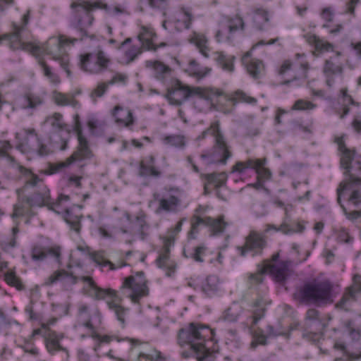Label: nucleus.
<instances>
[{
  "instance_id": "nucleus-6",
  "label": "nucleus",
  "mask_w": 361,
  "mask_h": 361,
  "mask_svg": "<svg viewBox=\"0 0 361 361\" xmlns=\"http://www.w3.org/2000/svg\"><path fill=\"white\" fill-rule=\"evenodd\" d=\"M71 6L73 9L71 25L78 33V37L75 38H78V41H82L86 38L96 39V35L91 32L94 21V17L91 13L92 4L88 1L73 2Z\"/></svg>"
},
{
  "instance_id": "nucleus-54",
  "label": "nucleus",
  "mask_w": 361,
  "mask_h": 361,
  "mask_svg": "<svg viewBox=\"0 0 361 361\" xmlns=\"http://www.w3.org/2000/svg\"><path fill=\"white\" fill-rule=\"evenodd\" d=\"M251 212L257 217H262L268 214L265 204L258 201H254L250 206Z\"/></svg>"
},
{
  "instance_id": "nucleus-29",
  "label": "nucleus",
  "mask_w": 361,
  "mask_h": 361,
  "mask_svg": "<svg viewBox=\"0 0 361 361\" xmlns=\"http://www.w3.org/2000/svg\"><path fill=\"white\" fill-rule=\"evenodd\" d=\"M48 256H51L56 262H59L60 249L59 247L48 248L37 245L34 246L31 250V258L35 262H42Z\"/></svg>"
},
{
  "instance_id": "nucleus-37",
  "label": "nucleus",
  "mask_w": 361,
  "mask_h": 361,
  "mask_svg": "<svg viewBox=\"0 0 361 361\" xmlns=\"http://www.w3.org/2000/svg\"><path fill=\"white\" fill-rule=\"evenodd\" d=\"M214 60L225 71L232 73L234 71L235 56L227 55L223 51H216L213 53Z\"/></svg>"
},
{
  "instance_id": "nucleus-30",
  "label": "nucleus",
  "mask_w": 361,
  "mask_h": 361,
  "mask_svg": "<svg viewBox=\"0 0 361 361\" xmlns=\"http://www.w3.org/2000/svg\"><path fill=\"white\" fill-rule=\"evenodd\" d=\"M201 178L204 180V192L207 193L212 187L218 188L225 185L227 176L225 173H213L201 174Z\"/></svg>"
},
{
  "instance_id": "nucleus-19",
  "label": "nucleus",
  "mask_w": 361,
  "mask_h": 361,
  "mask_svg": "<svg viewBox=\"0 0 361 361\" xmlns=\"http://www.w3.org/2000/svg\"><path fill=\"white\" fill-rule=\"evenodd\" d=\"M267 159H247L244 161H237L233 166L231 172L238 173L243 175L248 169H254L257 178L259 180H268L270 178L271 173L269 169L265 167Z\"/></svg>"
},
{
  "instance_id": "nucleus-28",
  "label": "nucleus",
  "mask_w": 361,
  "mask_h": 361,
  "mask_svg": "<svg viewBox=\"0 0 361 361\" xmlns=\"http://www.w3.org/2000/svg\"><path fill=\"white\" fill-rule=\"evenodd\" d=\"M155 37L156 34L152 28L145 26L141 27L140 32L138 35V39L142 44V47L145 49L147 50L156 51L158 48L166 46L165 43H161L159 45H155L154 44Z\"/></svg>"
},
{
  "instance_id": "nucleus-52",
  "label": "nucleus",
  "mask_w": 361,
  "mask_h": 361,
  "mask_svg": "<svg viewBox=\"0 0 361 361\" xmlns=\"http://www.w3.org/2000/svg\"><path fill=\"white\" fill-rule=\"evenodd\" d=\"M240 314V308L235 305L225 310L220 319L227 322H235L238 320Z\"/></svg>"
},
{
  "instance_id": "nucleus-14",
  "label": "nucleus",
  "mask_w": 361,
  "mask_h": 361,
  "mask_svg": "<svg viewBox=\"0 0 361 361\" xmlns=\"http://www.w3.org/2000/svg\"><path fill=\"white\" fill-rule=\"evenodd\" d=\"M123 293L134 303L148 295L149 290L143 273L126 277L122 284Z\"/></svg>"
},
{
  "instance_id": "nucleus-17",
  "label": "nucleus",
  "mask_w": 361,
  "mask_h": 361,
  "mask_svg": "<svg viewBox=\"0 0 361 361\" xmlns=\"http://www.w3.org/2000/svg\"><path fill=\"white\" fill-rule=\"evenodd\" d=\"M191 228L188 233V238L195 239L199 232V226L204 225L209 227L211 235H218L221 234L226 226V224L221 218L213 219L209 216L201 217L197 215H194L191 218Z\"/></svg>"
},
{
  "instance_id": "nucleus-60",
  "label": "nucleus",
  "mask_w": 361,
  "mask_h": 361,
  "mask_svg": "<svg viewBox=\"0 0 361 361\" xmlns=\"http://www.w3.org/2000/svg\"><path fill=\"white\" fill-rule=\"evenodd\" d=\"M109 85L106 82H100L91 92L90 97L96 101L97 98L102 97L106 92Z\"/></svg>"
},
{
  "instance_id": "nucleus-13",
  "label": "nucleus",
  "mask_w": 361,
  "mask_h": 361,
  "mask_svg": "<svg viewBox=\"0 0 361 361\" xmlns=\"http://www.w3.org/2000/svg\"><path fill=\"white\" fill-rule=\"evenodd\" d=\"M74 121L75 123L73 130L78 137V146L77 150L75 151L71 157L67 158L65 161L59 164V169L67 167L75 161L90 159L92 156V151L88 146V142L82 135V124L80 121L78 115L75 116Z\"/></svg>"
},
{
  "instance_id": "nucleus-39",
  "label": "nucleus",
  "mask_w": 361,
  "mask_h": 361,
  "mask_svg": "<svg viewBox=\"0 0 361 361\" xmlns=\"http://www.w3.org/2000/svg\"><path fill=\"white\" fill-rule=\"evenodd\" d=\"M335 141L338 145L339 151L342 153L341 164L343 167L349 169L351 167V162L354 159L355 154L347 149L342 137H336Z\"/></svg>"
},
{
  "instance_id": "nucleus-57",
  "label": "nucleus",
  "mask_w": 361,
  "mask_h": 361,
  "mask_svg": "<svg viewBox=\"0 0 361 361\" xmlns=\"http://www.w3.org/2000/svg\"><path fill=\"white\" fill-rule=\"evenodd\" d=\"M271 230H274L275 232H282L284 234H289L293 230L288 228V224L284 220L283 223L280 225V226L277 227L274 224H267L266 228L264 230L265 233L269 232Z\"/></svg>"
},
{
  "instance_id": "nucleus-8",
  "label": "nucleus",
  "mask_w": 361,
  "mask_h": 361,
  "mask_svg": "<svg viewBox=\"0 0 361 361\" xmlns=\"http://www.w3.org/2000/svg\"><path fill=\"white\" fill-rule=\"evenodd\" d=\"M309 69L310 65L306 60V56L304 54H297L293 60L283 62L279 74L286 78L283 84H288L295 80L307 78Z\"/></svg>"
},
{
  "instance_id": "nucleus-31",
  "label": "nucleus",
  "mask_w": 361,
  "mask_h": 361,
  "mask_svg": "<svg viewBox=\"0 0 361 361\" xmlns=\"http://www.w3.org/2000/svg\"><path fill=\"white\" fill-rule=\"evenodd\" d=\"M323 72L326 78V85L331 87L334 83V75L341 74L343 72L342 64L330 58L325 61Z\"/></svg>"
},
{
  "instance_id": "nucleus-38",
  "label": "nucleus",
  "mask_w": 361,
  "mask_h": 361,
  "mask_svg": "<svg viewBox=\"0 0 361 361\" xmlns=\"http://www.w3.org/2000/svg\"><path fill=\"white\" fill-rule=\"evenodd\" d=\"M344 326L353 341H359L361 338V315L345 321Z\"/></svg>"
},
{
  "instance_id": "nucleus-44",
  "label": "nucleus",
  "mask_w": 361,
  "mask_h": 361,
  "mask_svg": "<svg viewBox=\"0 0 361 361\" xmlns=\"http://www.w3.org/2000/svg\"><path fill=\"white\" fill-rule=\"evenodd\" d=\"M146 219L147 215L142 211L135 217V224L138 228L137 233L141 240H145L149 235V225Z\"/></svg>"
},
{
  "instance_id": "nucleus-64",
  "label": "nucleus",
  "mask_w": 361,
  "mask_h": 361,
  "mask_svg": "<svg viewBox=\"0 0 361 361\" xmlns=\"http://www.w3.org/2000/svg\"><path fill=\"white\" fill-rule=\"evenodd\" d=\"M140 361H164L161 357L160 353L155 352L154 355H149L140 353L138 355Z\"/></svg>"
},
{
  "instance_id": "nucleus-12",
  "label": "nucleus",
  "mask_w": 361,
  "mask_h": 361,
  "mask_svg": "<svg viewBox=\"0 0 361 361\" xmlns=\"http://www.w3.org/2000/svg\"><path fill=\"white\" fill-rule=\"evenodd\" d=\"M110 59L100 49L95 53H84L79 56V66L85 72L99 74L107 69Z\"/></svg>"
},
{
  "instance_id": "nucleus-41",
  "label": "nucleus",
  "mask_w": 361,
  "mask_h": 361,
  "mask_svg": "<svg viewBox=\"0 0 361 361\" xmlns=\"http://www.w3.org/2000/svg\"><path fill=\"white\" fill-rule=\"evenodd\" d=\"M68 202H63V205H59L58 210L61 212L64 210L66 214L64 219L67 224H68L71 228L75 232L79 233L80 231V216L74 215L67 207Z\"/></svg>"
},
{
  "instance_id": "nucleus-49",
  "label": "nucleus",
  "mask_w": 361,
  "mask_h": 361,
  "mask_svg": "<svg viewBox=\"0 0 361 361\" xmlns=\"http://www.w3.org/2000/svg\"><path fill=\"white\" fill-rule=\"evenodd\" d=\"M188 71L190 75L202 78L206 76L211 71V69L201 66L195 60L192 59L189 61Z\"/></svg>"
},
{
  "instance_id": "nucleus-26",
  "label": "nucleus",
  "mask_w": 361,
  "mask_h": 361,
  "mask_svg": "<svg viewBox=\"0 0 361 361\" xmlns=\"http://www.w3.org/2000/svg\"><path fill=\"white\" fill-rule=\"evenodd\" d=\"M15 138L16 140V148L22 153H25L31 149L30 145V138H34L39 141V137L34 128L22 129L16 133Z\"/></svg>"
},
{
  "instance_id": "nucleus-36",
  "label": "nucleus",
  "mask_w": 361,
  "mask_h": 361,
  "mask_svg": "<svg viewBox=\"0 0 361 361\" xmlns=\"http://www.w3.org/2000/svg\"><path fill=\"white\" fill-rule=\"evenodd\" d=\"M63 337V334H58L56 331L49 333L46 338V346L50 353L54 354L56 352L61 350L66 352L68 355L67 349L60 344V341Z\"/></svg>"
},
{
  "instance_id": "nucleus-51",
  "label": "nucleus",
  "mask_w": 361,
  "mask_h": 361,
  "mask_svg": "<svg viewBox=\"0 0 361 361\" xmlns=\"http://www.w3.org/2000/svg\"><path fill=\"white\" fill-rule=\"evenodd\" d=\"M252 20L255 27L262 30L263 25L269 20L267 12L263 9H257L253 13Z\"/></svg>"
},
{
  "instance_id": "nucleus-48",
  "label": "nucleus",
  "mask_w": 361,
  "mask_h": 361,
  "mask_svg": "<svg viewBox=\"0 0 361 361\" xmlns=\"http://www.w3.org/2000/svg\"><path fill=\"white\" fill-rule=\"evenodd\" d=\"M19 230L18 227L15 226L12 228V233L10 236L0 235V246L6 250L9 251L16 245V236Z\"/></svg>"
},
{
  "instance_id": "nucleus-62",
  "label": "nucleus",
  "mask_w": 361,
  "mask_h": 361,
  "mask_svg": "<svg viewBox=\"0 0 361 361\" xmlns=\"http://www.w3.org/2000/svg\"><path fill=\"white\" fill-rule=\"evenodd\" d=\"M292 128L294 131H300L304 133L311 134L312 133V125L304 126L299 121H294L292 122Z\"/></svg>"
},
{
  "instance_id": "nucleus-11",
  "label": "nucleus",
  "mask_w": 361,
  "mask_h": 361,
  "mask_svg": "<svg viewBox=\"0 0 361 361\" xmlns=\"http://www.w3.org/2000/svg\"><path fill=\"white\" fill-rule=\"evenodd\" d=\"M154 200L157 204L155 213L157 214L176 213L181 205L179 192L173 188L164 189L153 195Z\"/></svg>"
},
{
  "instance_id": "nucleus-18",
  "label": "nucleus",
  "mask_w": 361,
  "mask_h": 361,
  "mask_svg": "<svg viewBox=\"0 0 361 361\" xmlns=\"http://www.w3.org/2000/svg\"><path fill=\"white\" fill-rule=\"evenodd\" d=\"M77 317L81 325L90 331L98 328L102 323V315L98 307L84 302L78 304Z\"/></svg>"
},
{
  "instance_id": "nucleus-4",
  "label": "nucleus",
  "mask_w": 361,
  "mask_h": 361,
  "mask_svg": "<svg viewBox=\"0 0 361 361\" xmlns=\"http://www.w3.org/2000/svg\"><path fill=\"white\" fill-rule=\"evenodd\" d=\"M77 42H78V38L63 35L59 37H52L42 46L35 44L39 47L38 51L30 52L33 54H46L50 56L51 59L59 62L61 67L65 70L68 76H70L71 72L68 69L69 56L66 48L74 46Z\"/></svg>"
},
{
  "instance_id": "nucleus-55",
  "label": "nucleus",
  "mask_w": 361,
  "mask_h": 361,
  "mask_svg": "<svg viewBox=\"0 0 361 361\" xmlns=\"http://www.w3.org/2000/svg\"><path fill=\"white\" fill-rule=\"evenodd\" d=\"M232 100L238 102H245L247 104H255L257 99L247 95L241 90L235 91L232 95Z\"/></svg>"
},
{
  "instance_id": "nucleus-33",
  "label": "nucleus",
  "mask_w": 361,
  "mask_h": 361,
  "mask_svg": "<svg viewBox=\"0 0 361 361\" xmlns=\"http://www.w3.org/2000/svg\"><path fill=\"white\" fill-rule=\"evenodd\" d=\"M250 52L243 57V63L245 64L249 74L255 78H259L264 71V64L262 61L257 59H250Z\"/></svg>"
},
{
  "instance_id": "nucleus-35",
  "label": "nucleus",
  "mask_w": 361,
  "mask_h": 361,
  "mask_svg": "<svg viewBox=\"0 0 361 361\" xmlns=\"http://www.w3.org/2000/svg\"><path fill=\"white\" fill-rule=\"evenodd\" d=\"M146 67L153 70V74L159 80H164L171 75L172 69L159 61H147Z\"/></svg>"
},
{
  "instance_id": "nucleus-63",
  "label": "nucleus",
  "mask_w": 361,
  "mask_h": 361,
  "mask_svg": "<svg viewBox=\"0 0 361 361\" xmlns=\"http://www.w3.org/2000/svg\"><path fill=\"white\" fill-rule=\"evenodd\" d=\"M206 247L204 245H199L194 248L193 252L190 254V257L195 261L198 262H202V257L204 255Z\"/></svg>"
},
{
  "instance_id": "nucleus-21",
  "label": "nucleus",
  "mask_w": 361,
  "mask_h": 361,
  "mask_svg": "<svg viewBox=\"0 0 361 361\" xmlns=\"http://www.w3.org/2000/svg\"><path fill=\"white\" fill-rule=\"evenodd\" d=\"M279 253L274 255L273 262L265 264L264 271L269 272L276 282L282 283L289 275L291 262L289 260L279 261Z\"/></svg>"
},
{
  "instance_id": "nucleus-42",
  "label": "nucleus",
  "mask_w": 361,
  "mask_h": 361,
  "mask_svg": "<svg viewBox=\"0 0 361 361\" xmlns=\"http://www.w3.org/2000/svg\"><path fill=\"white\" fill-rule=\"evenodd\" d=\"M304 38L308 44L313 45L317 51H328L333 49L331 44L319 39L314 34L307 33L304 35Z\"/></svg>"
},
{
  "instance_id": "nucleus-27",
  "label": "nucleus",
  "mask_w": 361,
  "mask_h": 361,
  "mask_svg": "<svg viewBox=\"0 0 361 361\" xmlns=\"http://www.w3.org/2000/svg\"><path fill=\"white\" fill-rule=\"evenodd\" d=\"M188 42L194 44L204 57H209L211 48L209 44V39L205 34L193 31L188 37Z\"/></svg>"
},
{
  "instance_id": "nucleus-59",
  "label": "nucleus",
  "mask_w": 361,
  "mask_h": 361,
  "mask_svg": "<svg viewBox=\"0 0 361 361\" xmlns=\"http://www.w3.org/2000/svg\"><path fill=\"white\" fill-rule=\"evenodd\" d=\"M91 331V338L98 341V345L97 347H99L102 343H109L112 341L116 339V337L114 336L100 335L95 331V329Z\"/></svg>"
},
{
  "instance_id": "nucleus-16",
  "label": "nucleus",
  "mask_w": 361,
  "mask_h": 361,
  "mask_svg": "<svg viewBox=\"0 0 361 361\" xmlns=\"http://www.w3.org/2000/svg\"><path fill=\"white\" fill-rule=\"evenodd\" d=\"M245 23L241 17L235 16L233 18L224 17L219 23V27L214 37L218 42H231L233 39L234 34L240 30H243Z\"/></svg>"
},
{
  "instance_id": "nucleus-53",
  "label": "nucleus",
  "mask_w": 361,
  "mask_h": 361,
  "mask_svg": "<svg viewBox=\"0 0 361 361\" xmlns=\"http://www.w3.org/2000/svg\"><path fill=\"white\" fill-rule=\"evenodd\" d=\"M5 281L10 286L16 287L17 289H22L23 286L21 282V280L19 277H18L15 273V271L12 270L8 271L4 274Z\"/></svg>"
},
{
  "instance_id": "nucleus-25",
  "label": "nucleus",
  "mask_w": 361,
  "mask_h": 361,
  "mask_svg": "<svg viewBox=\"0 0 361 361\" xmlns=\"http://www.w3.org/2000/svg\"><path fill=\"white\" fill-rule=\"evenodd\" d=\"M360 295H361V281H356L353 286L345 289L341 299L336 306L338 308L348 310Z\"/></svg>"
},
{
  "instance_id": "nucleus-45",
  "label": "nucleus",
  "mask_w": 361,
  "mask_h": 361,
  "mask_svg": "<svg viewBox=\"0 0 361 361\" xmlns=\"http://www.w3.org/2000/svg\"><path fill=\"white\" fill-rule=\"evenodd\" d=\"M52 98L54 102L59 106H72L75 107L78 105V102L74 99L73 95L63 94L56 90L53 91Z\"/></svg>"
},
{
  "instance_id": "nucleus-20",
  "label": "nucleus",
  "mask_w": 361,
  "mask_h": 361,
  "mask_svg": "<svg viewBox=\"0 0 361 361\" xmlns=\"http://www.w3.org/2000/svg\"><path fill=\"white\" fill-rule=\"evenodd\" d=\"M267 237L264 233L251 230L245 237V243L239 247L240 255L245 257L248 252H252L253 255H260L267 247Z\"/></svg>"
},
{
  "instance_id": "nucleus-23",
  "label": "nucleus",
  "mask_w": 361,
  "mask_h": 361,
  "mask_svg": "<svg viewBox=\"0 0 361 361\" xmlns=\"http://www.w3.org/2000/svg\"><path fill=\"white\" fill-rule=\"evenodd\" d=\"M192 95H195L193 87H190L180 81H177L169 89L166 97L170 103L180 105Z\"/></svg>"
},
{
  "instance_id": "nucleus-34",
  "label": "nucleus",
  "mask_w": 361,
  "mask_h": 361,
  "mask_svg": "<svg viewBox=\"0 0 361 361\" xmlns=\"http://www.w3.org/2000/svg\"><path fill=\"white\" fill-rule=\"evenodd\" d=\"M112 116L116 123L130 127L133 124V118L131 111L121 106H116L112 111Z\"/></svg>"
},
{
  "instance_id": "nucleus-22",
  "label": "nucleus",
  "mask_w": 361,
  "mask_h": 361,
  "mask_svg": "<svg viewBox=\"0 0 361 361\" xmlns=\"http://www.w3.org/2000/svg\"><path fill=\"white\" fill-rule=\"evenodd\" d=\"M221 282L217 275L212 274L201 280L200 283L188 282V286L195 290H200L205 296L213 297L221 290Z\"/></svg>"
},
{
  "instance_id": "nucleus-10",
  "label": "nucleus",
  "mask_w": 361,
  "mask_h": 361,
  "mask_svg": "<svg viewBox=\"0 0 361 361\" xmlns=\"http://www.w3.org/2000/svg\"><path fill=\"white\" fill-rule=\"evenodd\" d=\"M336 193L338 204H341L342 197L347 195V202L357 207L361 204V178L350 175L346 180L340 183Z\"/></svg>"
},
{
  "instance_id": "nucleus-1",
  "label": "nucleus",
  "mask_w": 361,
  "mask_h": 361,
  "mask_svg": "<svg viewBox=\"0 0 361 361\" xmlns=\"http://www.w3.org/2000/svg\"><path fill=\"white\" fill-rule=\"evenodd\" d=\"M12 149V145L8 140H0V157H6L10 161L11 166L20 173V177L25 179V185L23 188H18L16 192L18 195L23 192L24 188L28 187L37 188L34 194L26 199L27 203L31 206L42 207L47 206L50 209L59 214L58 210L59 205H63V202H68L70 197L68 195H60L52 202L51 200L49 190L44 184L42 179L34 173L30 169L24 167L19 163H17L14 158L8 154V151Z\"/></svg>"
},
{
  "instance_id": "nucleus-9",
  "label": "nucleus",
  "mask_w": 361,
  "mask_h": 361,
  "mask_svg": "<svg viewBox=\"0 0 361 361\" xmlns=\"http://www.w3.org/2000/svg\"><path fill=\"white\" fill-rule=\"evenodd\" d=\"M30 18V11L27 10L23 15L21 24H13V31L12 33L5 34L0 36V44L5 41L6 44L11 49H22L26 51H37L39 47L30 42H25L22 38V33L25 30V27L29 23Z\"/></svg>"
},
{
  "instance_id": "nucleus-24",
  "label": "nucleus",
  "mask_w": 361,
  "mask_h": 361,
  "mask_svg": "<svg viewBox=\"0 0 361 361\" xmlns=\"http://www.w3.org/2000/svg\"><path fill=\"white\" fill-rule=\"evenodd\" d=\"M44 103V94L31 90L25 92L16 99L17 106L25 110L34 111Z\"/></svg>"
},
{
  "instance_id": "nucleus-3",
  "label": "nucleus",
  "mask_w": 361,
  "mask_h": 361,
  "mask_svg": "<svg viewBox=\"0 0 361 361\" xmlns=\"http://www.w3.org/2000/svg\"><path fill=\"white\" fill-rule=\"evenodd\" d=\"M208 135L214 137V144L211 151L205 152L201 154L203 164L206 166L212 164L226 165L228 159L232 157V152L221 130L219 121L212 123L208 128L202 131L197 139L203 140Z\"/></svg>"
},
{
  "instance_id": "nucleus-15",
  "label": "nucleus",
  "mask_w": 361,
  "mask_h": 361,
  "mask_svg": "<svg viewBox=\"0 0 361 361\" xmlns=\"http://www.w3.org/2000/svg\"><path fill=\"white\" fill-rule=\"evenodd\" d=\"M185 220V218L181 219L171 230L168 238L164 241V250L156 260L157 266L165 271L167 276H171L175 273L176 267V263L169 257V246L174 241L176 235L181 231Z\"/></svg>"
},
{
  "instance_id": "nucleus-43",
  "label": "nucleus",
  "mask_w": 361,
  "mask_h": 361,
  "mask_svg": "<svg viewBox=\"0 0 361 361\" xmlns=\"http://www.w3.org/2000/svg\"><path fill=\"white\" fill-rule=\"evenodd\" d=\"M193 92L195 95H197L200 98L211 102H215L216 99L222 94V92L218 89L202 88L199 87H193Z\"/></svg>"
},
{
  "instance_id": "nucleus-32",
  "label": "nucleus",
  "mask_w": 361,
  "mask_h": 361,
  "mask_svg": "<svg viewBox=\"0 0 361 361\" xmlns=\"http://www.w3.org/2000/svg\"><path fill=\"white\" fill-rule=\"evenodd\" d=\"M139 174L141 176H160L161 172L155 167V158L153 155L146 156L140 161Z\"/></svg>"
},
{
  "instance_id": "nucleus-2",
  "label": "nucleus",
  "mask_w": 361,
  "mask_h": 361,
  "mask_svg": "<svg viewBox=\"0 0 361 361\" xmlns=\"http://www.w3.org/2000/svg\"><path fill=\"white\" fill-rule=\"evenodd\" d=\"M212 330L208 326L191 323L188 326L179 330L178 342L180 345H188L200 361L209 355L210 352L205 343L212 339Z\"/></svg>"
},
{
  "instance_id": "nucleus-7",
  "label": "nucleus",
  "mask_w": 361,
  "mask_h": 361,
  "mask_svg": "<svg viewBox=\"0 0 361 361\" xmlns=\"http://www.w3.org/2000/svg\"><path fill=\"white\" fill-rule=\"evenodd\" d=\"M82 281L87 284L88 293L96 300H106L108 307L114 312L117 319L123 324L127 310L120 305V298L111 288H102L97 286L92 278L83 276Z\"/></svg>"
},
{
  "instance_id": "nucleus-58",
  "label": "nucleus",
  "mask_w": 361,
  "mask_h": 361,
  "mask_svg": "<svg viewBox=\"0 0 361 361\" xmlns=\"http://www.w3.org/2000/svg\"><path fill=\"white\" fill-rule=\"evenodd\" d=\"M68 276V273L65 270H59L50 275L47 279L45 283L50 286Z\"/></svg>"
},
{
  "instance_id": "nucleus-40",
  "label": "nucleus",
  "mask_w": 361,
  "mask_h": 361,
  "mask_svg": "<svg viewBox=\"0 0 361 361\" xmlns=\"http://www.w3.org/2000/svg\"><path fill=\"white\" fill-rule=\"evenodd\" d=\"M192 20V13L188 9L183 8L180 12L178 18L173 23V25L177 31H182L185 29H190Z\"/></svg>"
},
{
  "instance_id": "nucleus-56",
  "label": "nucleus",
  "mask_w": 361,
  "mask_h": 361,
  "mask_svg": "<svg viewBox=\"0 0 361 361\" xmlns=\"http://www.w3.org/2000/svg\"><path fill=\"white\" fill-rule=\"evenodd\" d=\"M315 108L316 104H313L310 101L304 99L296 100L292 106L293 110L297 111L312 110Z\"/></svg>"
},
{
  "instance_id": "nucleus-50",
  "label": "nucleus",
  "mask_w": 361,
  "mask_h": 361,
  "mask_svg": "<svg viewBox=\"0 0 361 361\" xmlns=\"http://www.w3.org/2000/svg\"><path fill=\"white\" fill-rule=\"evenodd\" d=\"M39 64L41 67L43 75L49 80L51 84L58 85L61 82L59 76L56 73L52 71L51 68L48 66L44 61L39 60Z\"/></svg>"
},
{
  "instance_id": "nucleus-46",
  "label": "nucleus",
  "mask_w": 361,
  "mask_h": 361,
  "mask_svg": "<svg viewBox=\"0 0 361 361\" xmlns=\"http://www.w3.org/2000/svg\"><path fill=\"white\" fill-rule=\"evenodd\" d=\"M89 255L90 258L92 259V261L95 262L98 266H100L102 267L108 266L109 267V270H115L117 268H120L126 265V263H121L119 265L116 266L111 262L106 259L104 257L103 253L100 252H91L89 251Z\"/></svg>"
},
{
  "instance_id": "nucleus-5",
  "label": "nucleus",
  "mask_w": 361,
  "mask_h": 361,
  "mask_svg": "<svg viewBox=\"0 0 361 361\" xmlns=\"http://www.w3.org/2000/svg\"><path fill=\"white\" fill-rule=\"evenodd\" d=\"M333 286L328 280H313L305 283L298 291L299 299L306 303L321 305L332 303Z\"/></svg>"
},
{
  "instance_id": "nucleus-47",
  "label": "nucleus",
  "mask_w": 361,
  "mask_h": 361,
  "mask_svg": "<svg viewBox=\"0 0 361 361\" xmlns=\"http://www.w3.org/2000/svg\"><path fill=\"white\" fill-rule=\"evenodd\" d=\"M164 145L176 148H184L186 145L185 137L183 135H169L161 138Z\"/></svg>"
},
{
  "instance_id": "nucleus-61",
  "label": "nucleus",
  "mask_w": 361,
  "mask_h": 361,
  "mask_svg": "<svg viewBox=\"0 0 361 361\" xmlns=\"http://www.w3.org/2000/svg\"><path fill=\"white\" fill-rule=\"evenodd\" d=\"M226 339V343L230 348H238L240 347V342L236 336V331L235 330H228Z\"/></svg>"
}]
</instances>
